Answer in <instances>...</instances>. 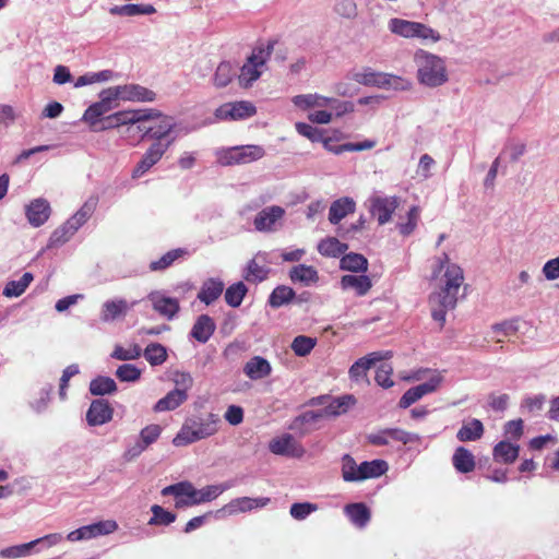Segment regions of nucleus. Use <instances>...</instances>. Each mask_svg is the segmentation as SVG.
<instances>
[{
  "label": "nucleus",
  "instance_id": "de8ad7c7",
  "mask_svg": "<svg viewBox=\"0 0 559 559\" xmlns=\"http://www.w3.org/2000/svg\"><path fill=\"white\" fill-rule=\"evenodd\" d=\"M248 293V287L243 282H237L225 290V301L233 308H238Z\"/></svg>",
  "mask_w": 559,
  "mask_h": 559
},
{
  "label": "nucleus",
  "instance_id": "f3484780",
  "mask_svg": "<svg viewBox=\"0 0 559 559\" xmlns=\"http://www.w3.org/2000/svg\"><path fill=\"white\" fill-rule=\"evenodd\" d=\"M397 206V197H376L370 200V213L377 217L379 225L386 224Z\"/></svg>",
  "mask_w": 559,
  "mask_h": 559
},
{
  "label": "nucleus",
  "instance_id": "20e7f679",
  "mask_svg": "<svg viewBox=\"0 0 559 559\" xmlns=\"http://www.w3.org/2000/svg\"><path fill=\"white\" fill-rule=\"evenodd\" d=\"M96 200H87L69 219L51 233L47 248H59L68 242L90 219L96 209Z\"/></svg>",
  "mask_w": 559,
  "mask_h": 559
},
{
  "label": "nucleus",
  "instance_id": "49530a36",
  "mask_svg": "<svg viewBox=\"0 0 559 559\" xmlns=\"http://www.w3.org/2000/svg\"><path fill=\"white\" fill-rule=\"evenodd\" d=\"M33 274L31 272H25L20 280L10 281L5 284L3 288V295L9 298L21 296L33 282Z\"/></svg>",
  "mask_w": 559,
  "mask_h": 559
},
{
  "label": "nucleus",
  "instance_id": "9b49d317",
  "mask_svg": "<svg viewBox=\"0 0 559 559\" xmlns=\"http://www.w3.org/2000/svg\"><path fill=\"white\" fill-rule=\"evenodd\" d=\"M257 114L255 106L248 100L225 103L215 110L218 120H245Z\"/></svg>",
  "mask_w": 559,
  "mask_h": 559
},
{
  "label": "nucleus",
  "instance_id": "ea45409f",
  "mask_svg": "<svg viewBox=\"0 0 559 559\" xmlns=\"http://www.w3.org/2000/svg\"><path fill=\"white\" fill-rule=\"evenodd\" d=\"M348 246L335 237H328L318 243V251L321 255L338 258L346 252Z\"/></svg>",
  "mask_w": 559,
  "mask_h": 559
},
{
  "label": "nucleus",
  "instance_id": "7ed1b4c3",
  "mask_svg": "<svg viewBox=\"0 0 559 559\" xmlns=\"http://www.w3.org/2000/svg\"><path fill=\"white\" fill-rule=\"evenodd\" d=\"M414 61L417 66V78L420 84L437 87L448 81L445 63L439 56L418 49L414 55Z\"/></svg>",
  "mask_w": 559,
  "mask_h": 559
},
{
  "label": "nucleus",
  "instance_id": "37998d69",
  "mask_svg": "<svg viewBox=\"0 0 559 559\" xmlns=\"http://www.w3.org/2000/svg\"><path fill=\"white\" fill-rule=\"evenodd\" d=\"M296 296L295 290L292 287L280 285L273 289L269 296V305L272 308H281L284 305L289 304Z\"/></svg>",
  "mask_w": 559,
  "mask_h": 559
},
{
  "label": "nucleus",
  "instance_id": "c85d7f7f",
  "mask_svg": "<svg viewBox=\"0 0 559 559\" xmlns=\"http://www.w3.org/2000/svg\"><path fill=\"white\" fill-rule=\"evenodd\" d=\"M123 100L152 103L156 99V93L139 84L122 85Z\"/></svg>",
  "mask_w": 559,
  "mask_h": 559
},
{
  "label": "nucleus",
  "instance_id": "58836bf2",
  "mask_svg": "<svg viewBox=\"0 0 559 559\" xmlns=\"http://www.w3.org/2000/svg\"><path fill=\"white\" fill-rule=\"evenodd\" d=\"M270 270L258 264L255 258L248 261L246 267L242 270V278L252 284H258L265 281L269 276Z\"/></svg>",
  "mask_w": 559,
  "mask_h": 559
},
{
  "label": "nucleus",
  "instance_id": "9d476101",
  "mask_svg": "<svg viewBox=\"0 0 559 559\" xmlns=\"http://www.w3.org/2000/svg\"><path fill=\"white\" fill-rule=\"evenodd\" d=\"M173 143L174 139H169L166 142H153L146 150V152L143 154L141 160L134 167L132 171V177L140 178L144 174H146L154 165H156L162 159V157Z\"/></svg>",
  "mask_w": 559,
  "mask_h": 559
},
{
  "label": "nucleus",
  "instance_id": "0e129e2a",
  "mask_svg": "<svg viewBox=\"0 0 559 559\" xmlns=\"http://www.w3.org/2000/svg\"><path fill=\"white\" fill-rule=\"evenodd\" d=\"M191 488V483L188 480L179 481L169 486H166L162 489L160 493L162 496H174L176 499L186 496L189 497Z\"/></svg>",
  "mask_w": 559,
  "mask_h": 559
},
{
  "label": "nucleus",
  "instance_id": "79ce46f5",
  "mask_svg": "<svg viewBox=\"0 0 559 559\" xmlns=\"http://www.w3.org/2000/svg\"><path fill=\"white\" fill-rule=\"evenodd\" d=\"M340 267L354 273L366 272L368 260L360 253L350 252L342 257Z\"/></svg>",
  "mask_w": 559,
  "mask_h": 559
},
{
  "label": "nucleus",
  "instance_id": "a211bd4d",
  "mask_svg": "<svg viewBox=\"0 0 559 559\" xmlns=\"http://www.w3.org/2000/svg\"><path fill=\"white\" fill-rule=\"evenodd\" d=\"M355 79L358 83L362 85L379 87L394 86V88H404L403 79L390 74L376 73L370 70L365 71L362 73H357L355 75Z\"/></svg>",
  "mask_w": 559,
  "mask_h": 559
},
{
  "label": "nucleus",
  "instance_id": "5fc2aeb1",
  "mask_svg": "<svg viewBox=\"0 0 559 559\" xmlns=\"http://www.w3.org/2000/svg\"><path fill=\"white\" fill-rule=\"evenodd\" d=\"M234 75L235 72L233 71L231 64L226 61L221 62L216 68L213 83L216 87H225L231 82Z\"/></svg>",
  "mask_w": 559,
  "mask_h": 559
},
{
  "label": "nucleus",
  "instance_id": "774afa93",
  "mask_svg": "<svg viewBox=\"0 0 559 559\" xmlns=\"http://www.w3.org/2000/svg\"><path fill=\"white\" fill-rule=\"evenodd\" d=\"M543 275L547 281H555L559 278V255L548 260L542 269Z\"/></svg>",
  "mask_w": 559,
  "mask_h": 559
},
{
  "label": "nucleus",
  "instance_id": "6e6552de",
  "mask_svg": "<svg viewBox=\"0 0 559 559\" xmlns=\"http://www.w3.org/2000/svg\"><path fill=\"white\" fill-rule=\"evenodd\" d=\"M265 151L260 145H240L223 150L217 155V160L223 166L240 165L255 162L262 158Z\"/></svg>",
  "mask_w": 559,
  "mask_h": 559
},
{
  "label": "nucleus",
  "instance_id": "473e14b6",
  "mask_svg": "<svg viewBox=\"0 0 559 559\" xmlns=\"http://www.w3.org/2000/svg\"><path fill=\"white\" fill-rule=\"evenodd\" d=\"M289 278L293 283H300L304 286H310L319 281V274L311 265L298 264L289 271Z\"/></svg>",
  "mask_w": 559,
  "mask_h": 559
},
{
  "label": "nucleus",
  "instance_id": "69168bd1",
  "mask_svg": "<svg viewBox=\"0 0 559 559\" xmlns=\"http://www.w3.org/2000/svg\"><path fill=\"white\" fill-rule=\"evenodd\" d=\"M392 373L393 368L390 364H381L376 371L374 380L380 386L389 389L394 384L391 379Z\"/></svg>",
  "mask_w": 559,
  "mask_h": 559
},
{
  "label": "nucleus",
  "instance_id": "f03ea898",
  "mask_svg": "<svg viewBox=\"0 0 559 559\" xmlns=\"http://www.w3.org/2000/svg\"><path fill=\"white\" fill-rule=\"evenodd\" d=\"M219 424V416L213 413L207 414L205 417L195 416L188 418L173 439V444L175 447H186L210 438L218 431Z\"/></svg>",
  "mask_w": 559,
  "mask_h": 559
},
{
  "label": "nucleus",
  "instance_id": "2eb2a0df",
  "mask_svg": "<svg viewBox=\"0 0 559 559\" xmlns=\"http://www.w3.org/2000/svg\"><path fill=\"white\" fill-rule=\"evenodd\" d=\"M269 450L275 455L300 459L305 455V448L295 440L290 433H284L281 437L272 439L269 443Z\"/></svg>",
  "mask_w": 559,
  "mask_h": 559
},
{
  "label": "nucleus",
  "instance_id": "4d7b16f0",
  "mask_svg": "<svg viewBox=\"0 0 559 559\" xmlns=\"http://www.w3.org/2000/svg\"><path fill=\"white\" fill-rule=\"evenodd\" d=\"M386 436L389 437L390 443L392 441L401 442L403 444L417 442L420 437L416 433L407 432L401 428H386Z\"/></svg>",
  "mask_w": 559,
  "mask_h": 559
},
{
  "label": "nucleus",
  "instance_id": "b1692460",
  "mask_svg": "<svg viewBox=\"0 0 559 559\" xmlns=\"http://www.w3.org/2000/svg\"><path fill=\"white\" fill-rule=\"evenodd\" d=\"M229 488L226 484L209 485L201 489L194 488L191 484L189 497L193 499L195 506L215 500L219 495Z\"/></svg>",
  "mask_w": 559,
  "mask_h": 559
},
{
  "label": "nucleus",
  "instance_id": "e2e57ef3",
  "mask_svg": "<svg viewBox=\"0 0 559 559\" xmlns=\"http://www.w3.org/2000/svg\"><path fill=\"white\" fill-rule=\"evenodd\" d=\"M419 221V207L412 206L407 213V222L399 224V230L403 236H409L416 228Z\"/></svg>",
  "mask_w": 559,
  "mask_h": 559
},
{
  "label": "nucleus",
  "instance_id": "1a4fd4ad",
  "mask_svg": "<svg viewBox=\"0 0 559 559\" xmlns=\"http://www.w3.org/2000/svg\"><path fill=\"white\" fill-rule=\"evenodd\" d=\"M285 209L280 205H270L262 209L253 219V226L260 233H275L283 224Z\"/></svg>",
  "mask_w": 559,
  "mask_h": 559
},
{
  "label": "nucleus",
  "instance_id": "052dcab7",
  "mask_svg": "<svg viewBox=\"0 0 559 559\" xmlns=\"http://www.w3.org/2000/svg\"><path fill=\"white\" fill-rule=\"evenodd\" d=\"M142 355V349L138 344L132 345L130 348H123L117 345L111 353V357L118 360H134Z\"/></svg>",
  "mask_w": 559,
  "mask_h": 559
},
{
  "label": "nucleus",
  "instance_id": "5701e85b",
  "mask_svg": "<svg viewBox=\"0 0 559 559\" xmlns=\"http://www.w3.org/2000/svg\"><path fill=\"white\" fill-rule=\"evenodd\" d=\"M216 324L209 314H201L197 318L190 331V336L201 344H205L214 334Z\"/></svg>",
  "mask_w": 559,
  "mask_h": 559
},
{
  "label": "nucleus",
  "instance_id": "a19ab883",
  "mask_svg": "<svg viewBox=\"0 0 559 559\" xmlns=\"http://www.w3.org/2000/svg\"><path fill=\"white\" fill-rule=\"evenodd\" d=\"M90 392L95 396H103L106 394H112L117 391V384L115 380L107 376H97L90 382Z\"/></svg>",
  "mask_w": 559,
  "mask_h": 559
},
{
  "label": "nucleus",
  "instance_id": "cd10ccee",
  "mask_svg": "<svg viewBox=\"0 0 559 559\" xmlns=\"http://www.w3.org/2000/svg\"><path fill=\"white\" fill-rule=\"evenodd\" d=\"M340 284L344 290H347V289L355 290L357 296H365L372 287L370 277L367 275H364V274L343 275L341 277Z\"/></svg>",
  "mask_w": 559,
  "mask_h": 559
},
{
  "label": "nucleus",
  "instance_id": "f704fd0d",
  "mask_svg": "<svg viewBox=\"0 0 559 559\" xmlns=\"http://www.w3.org/2000/svg\"><path fill=\"white\" fill-rule=\"evenodd\" d=\"M452 463L455 469L462 474H467L474 471L476 465L473 453L464 447L455 449L452 456Z\"/></svg>",
  "mask_w": 559,
  "mask_h": 559
},
{
  "label": "nucleus",
  "instance_id": "0eeeda50",
  "mask_svg": "<svg viewBox=\"0 0 559 559\" xmlns=\"http://www.w3.org/2000/svg\"><path fill=\"white\" fill-rule=\"evenodd\" d=\"M273 51V44L269 43L265 47H255L252 53L247 58V61L240 69L239 83L243 86H250L257 81L263 71V68L271 57Z\"/></svg>",
  "mask_w": 559,
  "mask_h": 559
},
{
  "label": "nucleus",
  "instance_id": "e433bc0d",
  "mask_svg": "<svg viewBox=\"0 0 559 559\" xmlns=\"http://www.w3.org/2000/svg\"><path fill=\"white\" fill-rule=\"evenodd\" d=\"M484 435V425L479 419L473 418L464 423L456 433L461 442L476 441Z\"/></svg>",
  "mask_w": 559,
  "mask_h": 559
},
{
  "label": "nucleus",
  "instance_id": "3c124183",
  "mask_svg": "<svg viewBox=\"0 0 559 559\" xmlns=\"http://www.w3.org/2000/svg\"><path fill=\"white\" fill-rule=\"evenodd\" d=\"M417 22L407 21L399 17L391 19L389 28L393 34L405 38H414Z\"/></svg>",
  "mask_w": 559,
  "mask_h": 559
},
{
  "label": "nucleus",
  "instance_id": "2f4dec72",
  "mask_svg": "<svg viewBox=\"0 0 559 559\" xmlns=\"http://www.w3.org/2000/svg\"><path fill=\"white\" fill-rule=\"evenodd\" d=\"M322 143L326 151H329L335 155H341L344 152H359V151L371 150L376 146L374 140H365L362 142H357V143L347 142V143H343V144H338V145H333V144H331V139L324 138Z\"/></svg>",
  "mask_w": 559,
  "mask_h": 559
},
{
  "label": "nucleus",
  "instance_id": "412c9836",
  "mask_svg": "<svg viewBox=\"0 0 559 559\" xmlns=\"http://www.w3.org/2000/svg\"><path fill=\"white\" fill-rule=\"evenodd\" d=\"M271 502V499L267 497H240L235 498L230 502H228L224 510L228 512V514H237V513H246L252 510L262 509L266 507Z\"/></svg>",
  "mask_w": 559,
  "mask_h": 559
},
{
  "label": "nucleus",
  "instance_id": "4be33fe9",
  "mask_svg": "<svg viewBox=\"0 0 559 559\" xmlns=\"http://www.w3.org/2000/svg\"><path fill=\"white\" fill-rule=\"evenodd\" d=\"M134 305H136V301H133L131 305H129L126 299L121 298L107 300L103 304L100 320L103 322H112L117 319H120L124 317Z\"/></svg>",
  "mask_w": 559,
  "mask_h": 559
},
{
  "label": "nucleus",
  "instance_id": "393cba45",
  "mask_svg": "<svg viewBox=\"0 0 559 559\" xmlns=\"http://www.w3.org/2000/svg\"><path fill=\"white\" fill-rule=\"evenodd\" d=\"M344 513L358 528L366 527L371 519V512L364 502L346 504L344 508Z\"/></svg>",
  "mask_w": 559,
  "mask_h": 559
},
{
  "label": "nucleus",
  "instance_id": "ddd939ff",
  "mask_svg": "<svg viewBox=\"0 0 559 559\" xmlns=\"http://www.w3.org/2000/svg\"><path fill=\"white\" fill-rule=\"evenodd\" d=\"M118 528V524L114 520H105L96 523H92L90 525H84L70 532L67 538L70 542H79L86 540L94 537L108 535L116 532Z\"/></svg>",
  "mask_w": 559,
  "mask_h": 559
},
{
  "label": "nucleus",
  "instance_id": "603ef678",
  "mask_svg": "<svg viewBox=\"0 0 559 559\" xmlns=\"http://www.w3.org/2000/svg\"><path fill=\"white\" fill-rule=\"evenodd\" d=\"M36 545H38V540L7 547L0 550V557L10 559L26 557Z\"/></svg>",
  "mask_w": 559,
  "mask_h": 559
},
{
  "label": "nucleus",
  "instance_id": "f8f14e48",
  "mask_svg": "<svg viewBox=\"0 0 559 559\" xmlns=\"http://www.w3.org/2000/svg\"><path fill=\"white\" fill-rule=\"evenodd\" d=\"M159 115H160L159 117H155V119H157V121L154 124H152L150 127L136 124L135 131L142 132L143 138L146 136V138L153 139L154 142L155 141L166 142L169 139H174V142H175L176 135L173 134V131H174V128L176 124L174 122V119L171 117L163 116L160 112H159ZM151 120H154V118H152Z\"/></svg>",
  "mask_w": 559,
  "mask_h": 559
},
{
  "label": "nucleus",
  "instance_id": "dca6fc26",
  "mask_svg": "<svg viewBox=\"0 0 559 559\" xmlns=\"http://www.w3.org/2000/svg\"><path fill=\"white\" fill-rule=\"evenodd\" d=\"M392 357V352H372L365 357L356 360L348 370L349 378L353 381H359L367 376V371L376 365V362L389 359Z\"/></svg>",
  "mask_w": 559,
  "mask_h": 559
},
{
  "label": "nucleus",
  "instance_id": "7c9ffc66",
  "mask_svg": "<svg viewBox=\"0 0 559 559\" xmlns=\"http://www.w3.org/2000/svg\"><path fill=\"white\" fill-rule=\"evenodd\" d=\"M245 374L251 380H259L271 374L272 367L270 362L261 357L254 356L243 367Z\"/></svg>",
  "mask_w": 559,
  "mask_h": 559
},
{
  "label": "nucleus",
  "instance_id": "4c0bfd02",
  "mask_svg": "<svg viewBox=\"0 0 559 559\" xmlns=\"http://www.w3.org/2000/svg\"><path fill=\"white\" fill-rule=\"evenodd\" d=\"M112 15L120 16H136V15H150L156 12L152 4H136L129 3L123 5H115L109 10Z\"/></svg>",
  "mask_w": 559,
  "mask_h": 559
},
{
  "label": "nucleus",
  "instance_id": "4468645a",
  "mask_svg": "<svg viewBox=\"0 0 559 559\" xmlns=\"http://www.w3.org/2000/svg\"><path fill=\"white\" fill-rule=\"evenodd\" d=\"M146 299L151 302L152 308L168 321L174 320L180 311L179 300L175 297L166 296L163 290H153Z\"/></svg>",
  "mask_w": 559,
  "mask_h": 559
},
{
  "label": "nucleus",
  "instance_id": "c03bdc74",
  "mask_svg": "<svg viewBox=\"0 0 559 559\" xmlns=\"http://www.w3.org/2000/svg\"><path fill=\"white\" fill-rule=\"evenodd\" d=\"M187 254V250L182 248L173 249L165 254H163L159 259L154 260L150 263L148 269L152 272L164 271L174 264L179 258H182Z\"/></svg>",
  "mask_w": 559,
  "mask_h": 559
},
{
  "label": "nucleus",
  "instance_id": "09e8293b",
  "mask_svg": "<svg viewBox=\"0 0 559 559\" xmlns=\"http://www.w3.org/2000/svg\"><path fill=\"white\" fill-rule=\"evenodd\" d=\"M143 356L151 366H160L167 360V348L159 343H151L145 347Z\"/></svg>",
  "mask_w": 559,
  "mask_h": 559
},
{
  "label": "nucleus",
  "instance_id": "423d86ee",
  "mask_svg": "<svg viewBox=\"0 0 559 559\" xmlns=\"http://www.w3.org/2000/svg\"><path fill=\"white\" fill-rule=\"evenodd\" d=\"M159 111L156 109H138V110H121L100 120L97 132L128 126L127 130L135 131L140 122L148 121L152 118L159 117Z\"/></svg>",
  "mask_w": 559,
  "mask_h": 559
},
{
  "label": "nucleus",
  "instance_id": "aec40b11",
  "mask_svg": "<svg viewBox=\"0 0 559 559\" xmlns=\"http://www.w3.org/2000/svg\"><path fill=\"white\" fill-rule=\"evenodd\" d=\"M114 416V408L109 402L104 399L92 401L87 413L86 421L90 426L96 427L109 423Z\"/></svg>",
  "mask_w": 559,
  "mask_h": 559
},
{
  "label": "nucleus",
  "instance_id": "864d4df0",
  "mask_svg": "<svg viewBox=\"0 0 559 559\" xmlns=\"http://www.w3.org/2000/svg\"><path fill=\"white\" fill-rule=\"evenodd\" d=\"M317 344V340L306 335H298L292 342V349L296 356L305 357L311 353Z\"/></svg>",
  "mask_w": 559,
  "mask_h": 559
},
{
  "label": "nucleus",
  "instance_id": "39448f33",
  "mask_svg": "<svg viewBox=\"0 0 559 559\" xmlns=\"http://www.w3.org/2000/svg\"><path fill=\"white\" fill-rule=\"evenodd\" d=\"M389 465L384 460L364 461L357 464L349 454L342 457V477L345 481H361L369 478H377L384 475Z\"/></svg>",
  "mask_w": 559,
  "mask_h": 559
},
{
  "label": "nucleus",
  "instance_id": "338daca9",
  "mask_svg": "<svg viewBox=\"0 0 559 559\" xmlns=\"http://www.w3.org/2000/svg\"><path fill=\"white\" fill-rule=\"evenodd\" d=\"M414 38H420L423 40H431L432 43H437L441 39V36L436 29L431 28L430 26L417 22Z\"/></svg>",
  "mask_w": 559,
  "mask_h": 559
},
{
  "label": "nucleus",
  "instance_id": "13d9d810",
  "mask_svg": "<svg viewBox=\"0 0 559 559\" xmlns=\"http://www.w3.org/2000/svg\"><path fill=\"white\" fill-rule=\"evenodd\" d=\"M318 510V504L311 502H295L290 506L289 513L293 519L302 521Z\"/></svg>",
  "mask_w": 559,
  "mask_h": 559
},
{
  "label": "nucleus",
  "instance_id": "a18cd8bd",
  "mask_svg": "<svg viewBox=\"0 0 559 559\" xmlns=\"http://www.w3.org/2000/svg\"><path fill=\"white\" fill-rule=\"evenodd\" d=\"M330 97L319 94H300L293 97V104L300 109H308L311 107H326Z\"/></svg>",
  "mask_w": 559,
  "mask_h": 559
},
{
  "label": "nucleus",
  "instance_id": "8fccbe9b",
  "mask_svg": "<svg viewBox=\"0 0 559 559\" xmlns=\"http://www.w3.org/2000/svg\"><path fill=\"white\" fill-rule=\"evenodd\" d=\"M152 518L148 520V525L153 526H168L174 523L177 515L170 511L165 510L158 504L151 507Z\"/></svg>",
  "mask_w": 559,
  "mask_h": 559
},
{
  "label": "nucleus",
  "instance_id": "bb28decb",
  "mask_svg": "<svg viewBox=\"0 0 559 559\" xmlns=\"http://www.w3.org/2000/svg\"><path fill=\"white\" fill-rule=\"evenodd\" d=\"M356 203L352 198L344 197L332 202L329 210V221L331 224H338L346 215L354 213Z\"/></svg>",
  "mask_w": 559,
  "mask_h": 559
},
{
  "label": "nucleus",
  "instance_id": "c9c22d12",
  "mask_svg": "<svg viewBox=\"0 0 559 559\" xmlns=\"http://www.w3.org/2000/svg\"><path fill=\"white\" fill-rule=\"evenodd\" d=\"M519 445L512 444L508 441H500L495 445L492 456L498 463L511 464L519 456Z\"/></svg>",
  "mask_w": 559,
  "mask_h": 559
},
{
  "label": "nucleus",
  "instance_id": "6ab92c4d",
  "mask_svg": "<svg viewBox=\"0 0 559 559\" xmlns=\"http://www.w3.org/2000/svg\"><path fill=\"white\" fill-rule=\"evenodd\" d=\"M50 214V204L44 198L34 199L25 206V216L33 227L44 225L49 219Z\"/></svg>",
  "mask_w": 559,
  "mask_h": 559
},
{
  "label": "nucleus",
  "instance_id": "bf43d9fd",
  "mask_svg": "<svg viewBox=\"0 0 559 559\" xmlns=\"http://www.w3.org/2000/svg\"><path fill=\"white\" fill-rule=\"evenodd\" d=\"M116 377L122 382H135L141 377V369L131 364H123L117 368Z\"/></svg>",
  "mask_w": 559,
  "mask_h": 559
},
{
  "label": "nucleus",
  "instance_id": "a878e982",
  "mask_svg": "<svg viewBox=\"0 0 559 559\" xmlns=\"http://www.w3.org/2000/svg\"><path fill=\"white\" fill-rule=\"evenodd\" d=\"M187 399L188 394L185 392V390H179V388H176L169 391L164 397L158 400L153 406V411L155 413L174 411L183 404Z\"/></svg>",
  "mask_w": 559,
  "mask_h": 559
},
{
  "label": "nucleus",
  "instance_id": "f257e3e1",
  "mask_svg": "<svg viewBox=\"0 0 559 559\" xmlns=\"http://www.w3.org/2000/svg\"><path fill=\"white\" fill-rule=\"evenodd\" d=\"M445 264L444 273L440 278V290L429 298L432 305L431 317L440 323L441 328L445 322L447 311L456 307L457 294L464 282L462 267L455 263H450L449 255L445 252L438 258V269L435 270L433 275L441 272Z\"/></svg>",
  "mask_w": 559,
  "mask_h": 559
},
{
  "label": "nucleus",
  "instance_id": "c756f323",
  "mask_svg": "<svg viewBox=\"0 0 559 559\" xmlns=\"http://www.w3.org/2000/svg\"><path fill=\"white\" fill-rule=\"evenodd\" d=\"M223 290V281L219 278L211 277L202 284V287L198 294V299L209 306L218 299Z\"/></svg>",
  "mask_w": 559,
  "mask_h": 559
},
{
  "label": "nucleus",
  "instance_id": "72a5a7b5",
  "mask_svg": "<svg viewBox=\"0 0 559 559\" xmlns=\"http://www.w3.org/2000/svg\"><path fill=\"white\" fill-rule=\"evenodd\" d=\"M111 109L110 106H106L103 103L96 102L87 107L84 111L81 120L88 123L91 131L97 132L100 124V120Z\"/></svg>",
  "mask_w": 559,
  "mask_h": 559
},
{
  "label": "nucleus",
  "instance_id": "6e6d98bb",
  "mask_svg": "<svg viewBox=\"0 0 559 559\" xmlns=\"http://www.w3.org/2000/svg\"><path fill=\"white\" fill-rule=\"evenodd\" d=\"M296 131L310 140L313 143L322 142L324 140L323 131L306 122H296Z\"/></svg>",
  "mask_w": 559,
  "mask_h": 559
},
{
  "label": "nucleus",
  "instance_id": "680f3d73",
  "mask_svg": "<svg viewBox=\"0 0 559 559\" xmlns=\"http://www.w3.org/2000/svg\"><path fill=\"white\" fill-rule=\"evenodd\" d=\"M162 433V427L156 424L147 425L143 429H141L139 433V439L142 441L144 445L147 448L157 441Z\"/></svg>",
  "mask_w": 559,
  "mask_h": 559
}]
</instances>
